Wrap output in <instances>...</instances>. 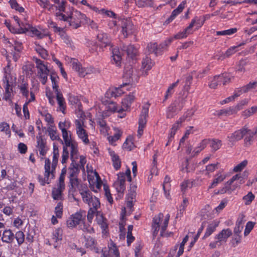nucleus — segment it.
Returning a JSON list of instances; mask_svg holds the SVG:
<instances>
[{"label": "nucleus", "mask_w": 257, "mask_h": 257, "mask_svg": "<svg viewBox=\"0 0 257 257\" xmlns=\"http://www.w3.org/2000/svg\"><path fill=\"white\" fill-rule=\"evenodd\" d=\"M0 131L5 133L6 135H10L11 131L9 125L5 122L0 123Z\"/></svg>", "instance_id": "nucleus-64"}, {"label": "nucleus", "mask_w": 257, "mask_h": 257, "mask_svg": "<svg viewBox=\"0 0 257 257\" xmlns=\"http://www.w3.org/2000/svg\"><path fill=\"white\" fill-rule=\"evenodd\" d=\"M105 105H106V108L107 110L110 112H118V110L119 109H118L117 105L116 103L114 102L110 101H104Z\"/></svg>", "instance_id": "nucleus-47"}, {"label": "nucleus", "mask_w": 257, "mask_h": 257, "mask_svg": "<svg viewBox=\"0 0 257 257\" xmlns=\"http://www.w3.org/2000/svg\"><path fill=\"white\" fill-rule=\"evenodd\" d=\"M218 78L220 79V82H222V84L224 85L230 83L233 78V77L229 74L225 73L218 75Z\"/></svg>", "instance_id": "nucleus-52"}, {"label": "nucleus", "mask_w": 257, "mask_h": 257, "mask_svg": "<svg viewBox=\"0 0 257 257\" xmlns=\"http://www.w3.org/2000/svg\"><path fill=\"white\" fill-rule=\"evenodd\" d=\"M186 4V2L185 1H184L178 6V7L176 9L174 10L171 14V15L168 19V21L169 22L172 21L178 14L181 13L183 10Z\"/></svg>", "instance_id": "nucleus-30"}, {"label": "nucleus", "mask_w": 257, "mask_h": 257, "mask_svg": "<svg viewBox=\"0 0 257 257\" xmlns=\"http://www.w3.org/2000/svg\"><path fill=\"white\" fill-rule=\"evenodd\" d=\"M14 19L19 26V28L16 31L18 33H25L30 31L32 34L36 36L39 39L43 38L45 35L42 33L39 30L36 28L32 27L27 21L26 18L24 17H18L14 16Z\"/></svg>", "instance_id": "nucleus-2"}, {"label": "nucleus", "mask_w": 257, "mask_h": 257, "mask_svg": "<svg viewBox=\"0 0 257 257\" xmlns=\"http://www.w3.org/2000/svg\"><path fill=\"white\" fill-rule=\"evenodd\" d=\"M189 236L188 235H186L185 237L183 238L182 241L181 243H180V244H176L175 247L174 249L175 250H176L179 246V250L177 252V256L176 257H180V255H181L183 252H184V245L187 242V241L188 240Z\"/></svg>", "instance_id": "nucleus-41"}, {"label": "nucleus", "mask_w": 257, "mask_h": 257, "mask_svg": "<svg viewBox=\"0 0 257 257\" xmlns=\"http://www.w3.org/2000/svg\"><path fill=\"white\" fill-rule=\"evenodd\" d=\"M18 87L22 95L25 97L28 98L29 95V84L28 82L23 79L22 83L18 85Z\"/></svg>", "instance_id": "nucleus-35"}, {"label": "nucleus", "mask_w": 257, "mask_h": 257, "mask_svg": "<svg viewBox=\"0 0 257 257\" xmlns=\"http://www.w3.org/2000/svg\"><path fill=\"white\" fill-rule=\"evenodd\" d=\"M122 135V132L119 130H116L115 134L112 136L109 137L108 140L109 143L113 144L114 142L119 139Z\"/></svg>", "instance_id": "nucleus-58"}, {"label": "nucleus", "mask_w": 257, "mask_h": 257, "mask_svg": "<svg viewBox=\"0 0 257 257\" xmlns=\"http://www.w3.org/2000/svg\"><path fill=\"white\" fill-rule=\"evenodd\" d=\"M85 219V212L80 210L71 215L66 221L67 225L69 228H74L77 225L79 226Z\"/></svg>", "instance_id": "nucleus-11"}, {"label": "nucleus", "mask_w": 257, "mask_h": 257, "mask_svg": "<svg viewBox=\"0 0 257 257\" xmlns=\"http://www.w3.org/2000/svg\"><path fill=\"white\" fill-rule=\"evenodd\" d=\"M191 29H188V27L182 32L178 33L174 36L176 39H180L186 38L188 35L192 34Z\"/></svg>", "instance_id": "nucleus-55"}, {"label": "nucleus", "mask_w": 257, "mask_h": 257, "mask_svg": "<svg viewBox=\"0 0 257 257\" xmlns=\"http://www.w3.org/2000/svg\"><path fill=\"white\" fill-rule=\"evenodd\" d=\"M122 49L126 52L127 55L132 58L135 57L137 53V49L132 45L127 46H123Z\"/></svg>", "instance_id": "nucleus-46"}, {"label": "nucleus", "mask_w": 257, "mask_h": 257, "mask_svg": "<svg viewBox=\"0 0 257 257\" xmlns=\"http://www.w3.org/2000/svg\"><path fill=\"white\" fill-rule=\"evenodd\" d=\"M5 75V80H4V88L5 93L4 96V99L6 100H9L11 97V94L13 92V88L14 83L16 81V76L15 75L12 76L11 74H7Z\"/></svg>", "instance_id": "nucleus-10"}, {"label": "nucleus", "mask_w": 257, "mask_h": 257, "mask_svg": "<svg viewBox=\"0 0 257 257\" xmlns=\"http://www.w3.org/2000/svg\"><path fill=\"white\" fill-rule=\"evenodd\" d=\"M136 5L139 8L153 7L154 2L153 0H135Z\"/></svg>", "instance_id": "nucleus-43"}, {"label": "nucleus", "mask_w": 257, "mask_h": 257, "mask_svg": "<svg viewBox=\"0 0 257 257\" xmlns=\"http://www.w3.org/2000/svg\"><path fill=\"white\" fill-rule=\"evenodd\" d=\"M112 63L117 66H119L121 61V54L118 48H114L112 50Z\"/></svg>", "instance_id": "nucleus-28"}, {"label": "nucleus", "mask_w": 257, "mask_h": 257, "mask_svg": "<svg viewBox=\"0 0 257 257\" xmlns=\"http://www.w3.org/2000/svg\"><path fill=\"white\" fill-rule=\"evenodd\" d=\"M62 137L65 142V145L70 144V143L73 142L71 139V134L70 132H68L67 130L62 132Z\"/></svg>", "instance_id": "nucleus-62"}, {"label": "nucleus", "mask_w": 257, "mask_h": 257, "mask_svg": "<svg viewBox=\"0 0 257 257\" xmlns=\"http://www.w3.org/2000/svg\"><path fill=\"white\" fill-rule=\"evenodd\" d=\"M75 125L76 133L78 138L80 139L84 144H88L89 143V140L88 139L87 132L85 129L86 126L84 124V119L79 118L75 120Z\"/></svg>", "instance_id": "nucleus-8"}, {"label": "nucleus", "mask_w": 257, "mask_h": 257, "mask_svg": "<svg viewBox=\"0 0 257 257\" xmlns=\"http://www.w3.org/2000/svg\"><path fill=\"white\" fill-rule=\"evenodd\" d=\"M37 148H38L40 154L44 156L46 155L48 149L46 147V143L44 139L42 138L41 134H39V136H37Z\"/></svg>", "instance_id": "nucleus-20"}, {"label": "nucleus", "mask_w": 257, "mask_h": 257, "mask_svg": "<svg viewBox=\"0 0 257 257\" xmlns=\"http://www.w3.org/2000/svg\"><path fill=\"white\" fill-rule=\"evenodd\" d=\"M209 143L212 151L215 152L219 150L222 146V142L220 140L213 139L210 140Z\"/></svg>", "instance_id": "nucleus-51"}, {"label": "nucleus", "mask_w": 257, "mask_h": 257, "mask_svg": "<svg viewBox=\"0 0 257 257\" xmlns=\"http://www.w3.org/2000/svg\"><path fill=\"white\" fill-rule=\"evenodd\" d=\"M125 175L124 173H119L117 174V180L114 183V186L117 192L119 193H123L125 189Z\"/></svg>", "instance_id": "nucleus-17"}, {"label": "nucleus", "mask_w": 257, "mask_h": 257, "mask_svg": "<svg viewBox=\"0 0 257 257\" xmlns=\"http://www.w3.org/2000/svg\"><path fill=\"white\" fill-rule=\"evenodd\" d=\"M189 236L188 235H186L185 237L183 238L182 241L181 243H180V244H176L175 247L174 249L175 250H176L179 246V250L177 252V256L176 257H180V255H181L183 252H184V245L187 242V241L188 240Z\"/></svg>", "instance_id": "nucleus-39"}, {"label": "nucleus", "mask_w": 257, "mask_h": 257, "mask_svg": "<svg viewBox=\"0 0 257 257\" xmlns=\"http://www.w3.org/2000/svg\"><path fill=\"white\" fill-rule=\"evenodd\" d=\"M33 60L38 69L37 76L41 83L45 85L47 81L49 70L43 61L36 57L33 58Z\"/></svg>", "instance_id": "nucleus-7"}, {"label": "nucleus", "mask_w": 257, "mask_h": 257, "mask_svg": "<svg viewBox=\"0 0 257 257\" xmlns=\"http://www.w3.org/2000/svg\"><path fill=\"white\" fill-rule=\"evenodd\" d=\"M149 53H153L156 56L161 54L160 48L158 47V45L156 43H150L147 47Z\"/></svg>", "instance_id": "nucleus-32"}, {"label": "nucleus", "mask_w": 257, "mask_h": 257, "mask_svg": "<svg viewBox=\"0 0 257 257\" xmlns=\"http://www.w3.org/2000/svg\"><path fill=\"white\" fill-rule=\"evenodd\" d=\"M135 98L136 95L135 92L130 93L129 94L126 95L122 100L121 108L118 110V112L120 113L123 110H128Z\"/></svg>", "instance_id": "nucleus-16"}, {"label": "nucleus", "mask_w": 257, "mask_h": 257, "mask_svg": "<svg viewBox=\"0 0 257 257\" xmlns=\"http://www.w3.org/2000/svg\"><path fill=\"white\" fill-rule=\"evenodd\" d=\"M248 63V61L246 59L240 60L236 66V71L240 73H244L246 71L245 67Z\"/></svg>", "instance_id": "nucleus-44"}, {"label": "nucleus", "mask_w": 257, "mask_h": 257, "mask_svg": "<svg viewBox=\"0 0 257 257\" xmlns=\"http://www.w3.org/2000/svg\"><path fill=\"white\" fill-rule=\"evenodd\" d=\"M189 236L188 235H186L185 237L183 238L182 241L181 243H180V244H176L175 247L174 249L175 250H176L179 246V250L177 252V256L176 257H180V255H181L183 252H184V245L187 242V241L188 240Z\"/></svg>", "instance_id": "nucleus-40"}, {"label": "nucleus", "mask_w": 257, "mask_h": 257, "mask_svg": "<svg viewBox=\"0 0 257 257\" xmlns=\"http://www.w3.org/2000/svg\"><path fill=\"white\" fill-rule=\"evenodd\" d=\"M62 230L60 228H57L54 231L52 234V237L50 241H49V245H53L55 248L57 247L58 242L62 240Z\"/></svg>", "instance_id": "nucleus-21"}, {"label": "nucleus", "mask_w": 257, "mask_h": 257, "mask_svg": "<svg viewBox=\"0 0 257 257\" xmlns=\"http://www.w3.org/2000/svg\"><path fill=\"white\" fill-rule=\"evenodd\" d=\"M79 227L80 229L84 232L89 233H92L94 232L93 227H92L90 224L85 223L84 221L83 223H82V224L79 226Z\"/></svg>", "instance_id": "nucleus-57"}, {"label": "nucleus", "mask_w": 257, "mask_h": 257, "mask_svg": "<svg viewBox=\"0 0 257 257\" xmlns=\"http://www.w3.org/2000/svg\"><path fill=\"white\" fill-rule=\"evenodd\" d=\"M70 64L73 69L77 72L80 77H83L92 71L90 69L83 67L81 63L76 59L71 58Z\"/></svg>", "instance_id": "nucleus-15"}, {"label": "nucleus", "mask_w": 257, "mask_h": 257, "mask_svg": "<svg viewBox=\"0 0 257 257\" xmlns=\"http://www.w3.org/2000/svg\"><path fill=\"white\" fill-rule=\"evenodd\" d=\"M98 41L100 42V47H105L110 45V40L106 33H101L97 35Z\"/></svg>", "instance_id": "nucleus-24"}, {"label": "nucleus", "mask_w": 257, "mask_h": 257, "mask_svg": "<svg viewBox=\"0 0 257 257\" xmlns=\"http://www.w3.org/2000/svg\"><path fill=\"white\" fill-rule=\"evenodd\" d=\"M148 112L149 106L143 107L139 120V128L138 131V136L139 137H141L143 134L144 128L145 127L147 123Z\"/></svg>", "instance_id": "nucleus-14"}, {"label": "nucleus", "mask_w": 257, "mask_h": 257, "mask_svg": "<svg viewBox=\"0 0 257 257\" xmlns=\"http://www.w3.org/2000/svg\"><path fill=\"white\" fill-rule=\"evenodd\" d=\"M240 178L241 176L238 174L233 176L228 181L225 183L224 186L219 190L218 193L220 194L225 193H231L232 191H234L239 186L237 183H235L233 185L231 186L232 184Z\"/></svg>", "instance_id": "nucleus-13"}, {"label": "nucleus", "mask_w": 257, "mask_h": 257, "mask_svg": "<svg viewBox=\"0 0 257 257\" xmlns=\"http://www.w3.org/2000/svg\"><path fill=\"white\" fill-rule=\"evenodd\" d=\"M67 147V149L70 152V159L72 162H76L75 160L78 158V150L77 144L73 142L70 144H67L64 146Z\"/></svg>", "instance_id": "nucleus-19"}, {"label": "nucleus", "mask_w": 257, "mask_h": 257, "mask_svg": "<svg viewBox=\"0 0 257 257\" xmlns=\"http://www.w3.org/2000/svg\"><path fill=\"white\" fill-rule=\"evenodd\" d=\"M237 32V29L235 28H231L228 30H224L222 31L216 32V35L218 36L222 35H231Z\"/></svg>", "instance_id": "nucleus-61"}, {"label": "nucleus", "mask_w": 257, "mask_h": 257, "mask_svg": "<svg viewBox=\"0 0 257 257\" xmlns=\"http://www.w3.org/2000/svg\"><path fill=\"white\" fill-rule=\"evenodd\" d=\"M97 243L95 240L90 237L88 236L85 240V245L87 247L90 248L92 250H95L96 252L98 251V248L96 247Z\"/></svg>", "instance_id": "nucleus-36"}, {"label": "nucleus", "mask_w": 257, "mask_h": 257, "mask_svg": "<svg viewBox=\"0 0 257 257\" xmlns=\"http://www.w3.org/2000/svg\"><path fill=\"white\" fill-rule=\"evenodd\" d=\"M15 238H16L19 245H20L24 242L25 234L23 231H17L15 235Z\"/></svg>", "instance_id": "nucleus-60"}, {"label": "nucleus", "mask_w": 257, "mask_h": 257, "mask_svg": "<svg viewBox=\"0 0 257 257\" xmlns=\"http://www.w3.org/2000/svg\"><path fill=\"white\" fill-rule=\"evenodd\" d=\"M15 238V235L10 229L5 230L3 233L2 240L4 242L12 243Z\"/></svg>", "instance_id": "nucleus-27"}, {"label": "nucleus", "mask_w": 257, "mask_h": 257, "mask_svg": "<svg viewBox=\"0 0 257 257\" xmlns=\"http://www.w3.org/2000/svg\"><path fill=\"white\" fill-rule=\"evenodd\" d=\"M80 194L83 202L87 204L90 208L98 209L100 207V203L98 198L93 196L89 190L81 191Z\"/></svg>", "instance_id": "nucleus-9"}, {"label": "nucleus", "mask_w": 257, "mask_h": 257, "mask_svg": "<svg viewBox=\"0 0 257 257\" xmlns=\"http://www.w3.org/2000/svg\"><path fill=\"white\" fill-rule=\"evenodd\" d=\"M138 77L136 71L131 65H126L124 67L123 74L122 86L132 85L137 81Z\"/></svg>", "instance_id": "nucleus-5"}, {"label": "nucleus", "mask_w": 257, "mask_h": 257, "mask_svg": "<svg viewBox=\"0 0 257 257\" xmlns=\"http://www.w3.org/2000/svg\"><path fill=\"white\" fill-rule=\"evenodd\" d=\"M86 168L89 181H90V180H98L100 179V177L96 171H93L92 169H90L88 165Z\"/></svg>", "instance_id": "nucleus-49"}, {"label": "nucleus", "mask_w": 257, "mask_h": 257, "mask_svg": "<svg viewBox=\"0 0 257 257\" xmlns=\"http://www.w3.org/2000/svg\"><path fill=\"white\" fill-rule=\"evenodd\" d=\"M205 20H201L200 18L197 17H195L191 22L189 25L188 26V29L192 30V28L195 26L196 29H198L201 27L203 25Z\"/></svg>", "instance_id": "nucleus-38"}, {"label": "nucleus", "mask_w": 257, "mask_h": 257, "mask_svg": "<svg viewBox=\"0 0 257 257\" xmlns=\"http://www.w3.org/2000/svg\"><path fill=\"white\" fill-rule=\"evenodd\" d=\"M225 175L222 174L220 173H217L215 175V178L213 180L210 186L209 187V188H213L214 187L216 186L218 184L222 182L225 179Z\"/></svg>", "instance_id": "nucleus-42"}, {"label": "nucleus", "mask_w": 257, "mask_h": 257, "mask_svg": "<svg viewBox=\"0 0 257 257\" xmlns=\"http://www.w3.org/2000/svg\"><path fill=\"white\" fill-rule=\"evenodd\" d=\"M257 112V105L251 106V107L245 109L241 112V116L244 119H246L252 116Z\"/></svg>", "instance_id": "nucleus-33"}, {"label": "nucleus", "mask_w": 257, "mask_h": 257, "mask_svg": "<svg viewBox=\"0 0 257 257\" xmlns=\"http://www.w3.org/2000/svg\"><path fill=\"white\" fill-rule=\"evenodd\" d=\"M78 167V165L76 162H72L70 167L68 169L69 178L77 177V174L79 172Z\"/></svg>", "instance_id": "nucleus-31"}, {"label": "nucleus", "mask_w": 257, "mask_h": 257, "mask_svg": "<svg viewBox=\"0 0 257 257\" xmlns=\"http://www.w3.org/2000/svg\"><path fill=\"white\" fill-rule=\"evenodd\" d=\"M169 218V214H167L164 218V215L162 213H160L153 218L152 226L154 236H156L160 229H161L160 235H164V232L168 226Z\"/></svg>", "instance_id": "nucleus-3"}, {"label": "nucleus", "mask_w": 257, "mask_h": 257, "mask_svg": "<svg viewBox=\"0 0 257 257\" xmlns=\"http://www.w3.org/2000/svg\"><path fill=\"white\" fill-rule=\"evenodd\" d=\"M185 165V167L182 168V171L186 173L194 171L196 167V164L194 163H189L188 160H186Z\"/></svg>", "instance_id": "nucleus-53"}, {"label": "nucleus", "mask_w": 257, "mask_h": 257, "mask_svg": "<svg viewBox=\"0 0 257 257\" xmlns=\"http://www.w3.org/2000/svg\"><path fill=\"white\" fill-rule=\"evenodd\" d=\"M135 147L133 143V138L132 137H128L125 140L122 145L123 149L130 151Z\"/></svg>", "instance_id": "nucleus-48"}, {"label": "nucleus", "mask_w": 257, "mask_h": 257, "mask_svg": "<svg viewBox=\"0 0 257 257\" xmlns=\"http://www.w3.org/2000/svg\"><path fill=\"white\" fill-rule=\"evenodd\" d=\"M153 65L154 63L150 58L146 57L143 60L142 68L145 71L146 75L148 71L152 68Z\"/></svg>", "instance_id": "nucleus-34"}, {"label": "nucleus", "mask_w": 257, "mask_h": 257, "mask_svg": "<svg viewBox=\"0 0 257 257\" xmlns=\"http://www.w3.org/2000/svg\"><path fill=\"white\" fill-rule=\"evenodd\" d=\"M241 139L242 138L238 130L230 134L227 137V140L229 144L231 145H233L236 142L241 140Z\"/></svg>", "instance_id": "nucleus-26"}, {"label": "nucleus", "mask_w": 257, "mask_h": 257, "mask_svg": "<svg viewBox=\"0 0 257 257\" xmlns=\"http://www.w3.org/2000/svg\"><path fill=\"white\" fill-rule=\"evenodd\" d=\"M70 187L69 188V192L73 193L75 191L76 188H79V181L77 177H72L69 178Z\"/></svg>", "instance_id": "nucleus-45"}, {"label": "nucleus", "mask_w": 257, "mask_h": 257, "mask_svg": "<svg viewBox=\"0 0 257 257\" xmlns=\"http://www.w3.org/2000/svg\"><path fill=\"white\" fill-rule=\"evenodd\" d=\"M197 110V107L195 106L188 109L184 114V115L180 118L179 120L181 123L186 119L190 120L191 118L194 115L195 112Z\"/></svg>", "instance_id": "nucleus-29"}, {"label": "nucleus", "mask_w": 257, "mask_h": 257, "mask_svg": "<svg viewBox=\"0 0 257 257\" xmlns=\"http://www.w3.org/2000/svg\"><path fill=\"white\" fill-rule=\"evenodd\" d=\"M35 50L40 56L43 59H46L48 56V53L46 50L40 45H37Z\"/></svg>", "instance_id": "nucleus-56"}, {"label": "nucleus", "mask_w": 257, "mask_h": 257, "mask_svg": "<svg viewBox=\"0 0 257 257\" xmlns=\"http://www.w3.org/2000/svg\"><path fill=\"white\" fill-rule=\"evenodd\" d=\"M121 33L124 38L133 34L136 31V28L130 19H123L120 21Z\"/></svg>", "instance_id": "nucleus-12"}, {"label": "nucleus", "mask_w": 257, "mask_h": 257, "mask_svg": "<svg viewBox=\"0 0 257 257\" xmlns=\"http://www.w3.org/2000/svg\"><path fill=\"white\" fill-rule=\"evenodd\" d=\"M232 234V231L229 228L224 229L216 235L215 239L218 240L221 243L223 242H225Z\"/></svg>", "instance_id": "nucleus-22"}, {"label": "nucleus", "mask_w": 257, "mask_h": 257, "mask_svg": "<svg viewBox=\"0 0 257 257\" xmlns=\"http://www.w3.org/2000/svg\"><path fill=\"white\" fill-rule=\"evenodd\" d=\"M108 152L109 155L111 156L114 168L116 170H118L121 166V161L119 156L116 154L113 151L110 150V149H108Z\"/></svg>", "instance_id": "nucleus-25"}, {"label": "nucleus", "mask_w": 257, "mask_h": 257, "mask_svg": "<svg viewBox=\"0 0 257 257\" xmlns=\"http://www.w3.org/2000/svg\"><path fill=\"white\" fill-rule=\"evenodd\" d=\"M239 110H240L239 104H237L234 107H229L227 109L221 110L219 114L229 115L236 113Z\"/></svg>", "instance_id": "nucleus-37"}, {"label": "nucleus", "mask_w": 257, "mask_h": 257, "mask_svg": "<svg viewBox=\"0 0 257 257\" xmlns=\"http://www.w3.org/2000/svg\"><path fill=\"white\" fill-rule=\"evenodd\" d=\"M55 93L56 94V99L59 105L58 108L60 111L64 114L66 109V103L62 93L59 90H55Z\"/></svg>", "instance_id": "nucleus-23"}, {"label": "nucleus", "mask_w": 257, "mask_h": 257, "mask_svg": "<svg viewBox=\"0 0 257 257\" xmlns=\"http://www.w3.org/2000/svg\"><path fill=\"white\" fill-rule=\"evenodd\" d=\"M238 130L242 139L244 137L247 136L248 134H251L252 131L247 124H245Z\"/></svg>", "instance_id": "nucleus-54"}, {"label": "nucleus", "mask_w": 257, "mask_h": 257, "mask_svg": "<svg viewBox=\"0 0 257 257\" xmlns=\"http://www.w3.org/2000/svg\"><path fill=\"white\" fill-rule=\"evenodd\" d=\"M96 220L100 227L105 230L107 227V224L106 222V219L103 215L99 212L96 214Z\"/></svg>", "instance_id": "nucleus-50"}, {"label": "nucleus", "mask_w": 257, "mask_h": 257, "mask_svg": "<svg viewBox=\"0 0 257 257\" xmlns=\"http://www.w3.org/2000/svg\"><path fill=\"white\" fill-rule=\"evenodd\" d=\"M109 253L112 255V257H119V253L116 246L113 243L110 244L109 247Z\"/></svg>", "instance_id": "nucleus-63"}, {"label": "nucleus", "mask_w": 257, "mask_h": 257, "mask_svg": "<svg viewBox=\"0 0 257 257\" xmlns=\"http://www.w3.org/2000/svg\"><path fill=\"white\" fill-rule=\"evenodd\" d=\"M88 23L86 16L77 10H73L70 16L69 25L74 29L80 27L81 23Z\"/></svg>", "instance_id": "nucleus-6"}, {"label": "nucleus", "mask_w": 257, "mask_h": 257, "mask_svg": "<svg viewBox=\"0 0 257 257\" xmlns=\"http://www.w3.org/2000/svg\"><path fill=\"white\" fill-rule=\"evenodd\" d=\"M125 86H122V84L118 87H113L109 88L105 93V96L107 98L117 97L121 96L124 93V91L123 88Z\"/></svg>", "instance_id": "nucleus-18"}, {"label": "nucleus", "mask_w": 257, "mask_h": 257, "mask_svg": "<svg viewBox=\"0 0 257 257\" xmlns=\"http://www.w3.org/2000/svg\"><path fill=\"white\" fill-rule=\"evenodd\" d=\"M181 123L178 120L176 123H175L171 128L170 133L169 136V142H171L173 139L177 131L178 130L179 126V124Z\"/></svg>", "instance_id": "nucleus-59"}, {"label": "nucleus", "mask_w": 257, "mask_h": 257, "mask_svg": "<svg viewBox=\"0 0 257 257\" xmlns=\"http://www.w3.org/2000/svg\"><path fill=\"white\" fill-rule=\"evenodd\" d=\"M59 158V153L58 148L56 145H54L52 162L51 163L50 159L46 158L44 165V178H43L40 175L38 176L39 181L42 185L44 186L46 183L49 184L50 180L54 178L55 170L58 164Z\"/></svg>", "instance_id": "nucleus-1"}, {"label": "nucleus", "mask_w": 257, "mask_h": 257, "mask_svg": "<svg viewBox=\"0 0 257 257\" xmlns=\"http://www.w3.org/2000/svg\"><path fill=\"white\" fill-rule=\"evenodd\" d=\"M187 96L188 93L185 94L184 93L182 96H179L177 100L168 107L166 112L167 118H173L177 114L178 111L183 108L186 101Z\"/></svg>", "instance_id": "nucleus-4"}]
</instances>
